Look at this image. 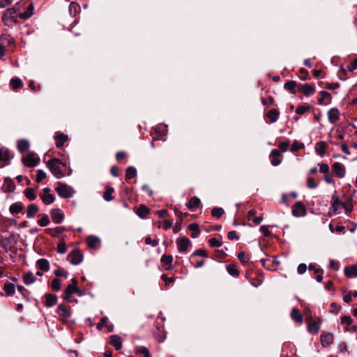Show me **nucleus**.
Segmentation results:
<instances>
[{"mask_svg":"<svg viewBox=\"0 0 357 357\" xmlns=\"http://www.w3.org/2000/svg\"><path fill=\"white\" fill-rule=\"evenodd\" d=\"M47 166L52 174L57 178L70 176L72 170L67 167L66 164L62 162L59 159L53 158L47 162Z\"/></svg>","mask_w":357,"mask_h":357,"instance_id":"f257e3e1","label":"nucleus"},{"mask_svg":"<svg viewBox=\"0 0 357 357\" xmlns=\"http://www.w3.org/2000/svg\"><path fill=\"white\" fill-rule=\"evenodd\" d=\"M17 10L14 8H8L3 13L2 20L8 26H13L17 22Z\"/></svg>","mask_w":357,"mask_h":357,"instance_id":"f03ea898","label":"nucleus"},{"mask_svg":"<svg viewBox=\"0 0 357 357\" xmlns=\"http://www.w3.org/2000/svg\"><path fill=\"white\" fill-rule=\"evenodd\" d=\"M77 281L73 278L72 283L68 284L66 290L64 291L63 298L66 301H70L71 296L73 293L77 294L79 296L82 295L81 291L77 288Z\"/></svg>","mask_w":357,"mask_h":357,"instance_id":"7ed1b4c3","label":"nucleus"},{"mask_svg":"<svg viewBox=\"0 0 357 357\" xmlns=\"http://www.w3.org/2000/svg\"><path fill=\"white\" fill-rule=\"evenodd\" d=\"M58 195L62 198H70L74 194L73 188L62 183H58V186L56 188Z\"/></svg>","mask_w":357,"mask_h":357,"instance_id":"20e7f679","label":"nucleus"},{"mask_svg":"<svg viewBox=\"0 0 357 357\" xmlns=\"http://www.w3.org/2000/svg\"><path fill=\"white\" fill-rule=\"evenodd\" d=\"M56 313L60 317V320L65 323L71 316L70 307L64 304H59L57 307Z\"/></svg>","mask_w":357,"mask_h":357,"instance_id":"39448f33","label":"nucleus"},{"mask_svg":"<svg viewBox=\"0 0 357 357\" xmlns=\"http://www.w3.org/2000/svg\"><path fill=\"white\" fill-rule=\"evenodd\" d=\"M306 208L305 205L301 202H297L292 207V215L295 217H302L306 215Z\"/></svg>","mask_w":357,"mask_h":357,"instance_id":"423d86ee","label":"nucleus"},{"mask_svg":"<svg viewBox=\"0 0 357 357\" xmlns=\"http://www.w3.org/2000/svg\"><path fill=\"white\" fill-rule=\"evenodd\" d=\"M191 242L187 237H181L176 240L177 248L179 252H186Z\"/></svg>","mask_w":357,"mask_h":357,"instance_id":"0eeeda50","label":"nucleus"},{"mask_svg":"<svg viewBox=\"0 0 357 357\" xmlns=\"http://www.w3.org/2000/svg\"><path fill=\"white\" fill-rule=\"evenodd\" d=\"M22 162L27 167H33L39 161V158L37 157L34 153H29L22 158Z\"/></svg>","mask_w":357,"mask_h":357,"instance_id":"6e6552de","label":"nucleus"},{"mask_svg":"<svg viewBox=\"0 0 357 357\" xmlns=\"http://www.w3.org/2000/svg\"><path fill=\"white\" fill-rule=\"evenodd\" d=\"M297 88L298 91L303 93L305 96H310L315 91L314 86L308 84H299Z\"/></svg>","mask_w":357,"mask_h":357,"instance_id":"1a4fd4ad","label":"nucleus"},{"mask_svg":"<svg viewBox=\"0 0 357 357\" xmlns=\"http://www.w3.org/2000/svg\"><path fill=\"white\" fill-rule=\"evenodd\" d=\"M50 215H51V218H52V221L55 224L61 223L63 220V219H64V213L59 208L52 209L50 211Z\"/></svg>","mask_w":357,"mask_h":357,"instance_id":"9d476101","label":"nucleus"},{"mask_svg":"<svg viewBox=\"0 0 357 357\" xmlns=\"http://www.w3.org/2000/svg\"><path fill=\"white\" fill-rule=\"evenodd\" d=\"M71 264H79L83 259V255L79 250H74L68 255Z\"/></svg>","mask_w":357,"mask_h":357,"instance_id":"9b49d317","label":"nucleus"},{"mask_svg":"<svg viewBox=\"0 0 357 357\" xmlns=\"http://www.w3.org/2000/svg\"><path fill=\"white\" fill-rule=\"evenodd\" d=\"M332 169L337 177L343 178L345 176L346 168L343 164L336 162L332 165Z\"/></svg>","mask_w":357,"mask_h":357,"instance_id":"f8f14e48","label":"nucleus"},{"mask_svg":"<svg viewBox=\"0 0 357 357\" xmlns=\"http://www.w3.org/2000/svg\"><path fill=\"white\" fill-rule=\"evenodd\" d=\"M270 160L272 165L278 166L282 162V156L280 151L273 149L270 154Z\"/></svg>","mask_w":357,"mask_h":357,"instance_id":"ddd939ff","label":"nucleus"},{"mask_svg":"<svg viewBox=\"0 0 357 357\" xmlns=\"http://www.w3.org/2000/svg\"><path fill=\"white\" fill-rule=\"evenodd\" d=\"M340 113L339 110L334 107L328 112V119L331 123L334 124L340 119Z\"/></svg>","mask_w":357,"mask_h":357,"instance_id":"4468645a","label":"nucleus"},{"mask_svg":"<svg viewBox=\"0 0 357 357\" xmlns=\"http://www.w3.org/2000/svg\"><path fill=\"white\" fill-rule=\"evenodd\" d=\"M50 188L43 189V194L40 195V198L45 204H50L54 200V196L50 193Z\"/></svg>","mask_w":357,"mask_h":357,"instance_id":"2eb2a0df","label":"nucleus"},{"mask_svg":"<svg viewBox=\"0 0 357 357\" xmlns=\"http://www.w3.org/2000/svg\"><path fill=\"white\" fill-rule=\"evenodd\" d=\"M320 94H321V97L319 98V99H318L319 104L328 105L331 102L332 97H331V95L328 92H327L326 91H321L320 92Z\"/></svg>","mask_w":357,"mask_h":357,"instance_id":"dca6fc26","label":"nucleus"},{"mask_svg":"<svg viewBox=\"0 0 357 357\" xmlns=\"http://www.w3.org/2000/svg\"><path fill=\"white\" fill-rule=\"evenodd\" d=\"M109 342L116 350H120L122 348V340L117 335H111Z\"/></svg>","mask_w":357,"mask_h":357,"instance_id":"f3484780","label":"nucleus"},{"mask_svg":"<svg viewBox=\"0 0 357 357\" xmlns=\"http://www.w3.org/2000/svg\"><path fill=\"white\" fill-rule=\"evenodd\" d=\"M201 204L200 199L197 197H192L187 203V207L192 211H195Z\"/></svg>","mask_w":357,"mask_h":357,"instance_id":"a211bd4d","label":"nucleus"},{"mask_svg":"<svg viewBox=\"0 0 357 357\" xmlns=\"http://www.w3.org/2000/svg\"><path fill=\"white\" fill-rule=\"evenodd\" d=\"M280 113L275 109H271L266 114V116L269 119L271 123H275L279 118Z\"/></svg>","mask_w":357,"mask_h":357,"instance_id":"6ab92c4d","label":"nucleus"},{"mask_svg":"<svg viewBox=\"0 0 357 357\" xmlns=\"http://www.w3.org/2000/svg\"><path fill=\"white\" fill-rule=\"evenodd\" d=\"M36 268L43 271H48L50 270V264L46 259H39L36 261Z\"/></svg>","mask_w":357,"mask_h":357,"instance_id":"aec40b11","label":"nucleus"},{"mask_svg":"<svg viewBox=\"0 0 357 357\" xmlns=\"http://www.w3.org/2000/svg\"><path fill=\"white\" fill-rule=\"evenodd\" d=\"M333 341V335L332 333H326L321 335V342L323 347H328Z\"/></svg>","mask_w":357,"mask_h":357,"instance_id":"412c9836","label":"nucleus"},{"mask_svg":"<svg viewBox=\"0 0 357 357\" xmlns=\"http://www.w3.org/2000/svg\"><path fill=\"white\" fill-rule=\"evenodd\" d=\"M256 211L255 209L250 210L248 213V218L249 220L252 221L256 225H259L262 221L263 217H256Z\"/></svg>","mask_w":357,"mask_h":357,"instance_id":"4be33fe9","label":"nucleus"},{"mask_svg":"<svg viewBox=\"0 0 357 357\" xmlns=\"http://www.w3.org/2000/svg\"><path fill=\"white\" fill-rule=\"evenodd\" d=\"M45 296V305L47 307H52L57 303V297L54 294H46Z\"/></svg>","mask_w":357,"mask_h":357,"instance_id":"5701e85b","label":"nucleus"},{"mask_svg":"<svg viewBox=\"0 0 357 357\" xmlns=\"http://www.w3.org/2000/svg\"><path fill=\"white\" fill-rule=\"evenodd\" d=\"M36 278L33 273L31 271L27 272L23 275V282L26 285H30L35 282Z\"/></svg>","mask_w":357,"mask_h":357,"instance_id":"b1692460","label":"nucleus"},{"mask_svg":"<svg viewBox=\"0 0 357 357\" xmlns=\"http://www.w3.org/2000/svg\"><path fill=\"white\" fill-rule=\"evenodd\" d=\"M320 320L318 321H313L312 319L309 321L307 325V329L310 333H317L319 330V323Z\"/></svg>","mask_w":357,"mask_h":357,"instance_id":"393cba45","label":"nucleus"},{"mask_svg":"<svg viewBox=\"0 0 357 357\" xmlns=\"http://www.w3.org/2000/svg\"><path fill=\"white\" fill-rule=\"evenodd\" d=\"M10 153L8 149L1 148L0 149V161L8 163L11 159Z\"/></svg>","mask_w":357,"mask_h":357,"instance_id":"a878e982","label":"nucleus"},{"mask_svg":"<svg viewBox=\"0 0 357 357\" xmlns=\"http://www.w3.org/2000/svg\"><path fill=\"white\" fill-rule=\"evenodd\" d=\"M344 273L349 278L357 277V266L355 265H352L345 267Z\"/></svg>","mask_w":357,"mask_h":357,"instance_id":"bb28decb","label":"nucleus"},{"mask_svg":"<svg viewBox=\"0 0 357 357\" xmlns=\"http://www.w3.org/2000/svg\"><path fill=\"white\" fill-rule=\"evenodd\" d=\"M15 284L8 282H6L3 287L7 296H13L15 293Z\"/></svg>","mask_w":357,"mask_h":357,"instance_id":"cd10ccee","label":"nucleus"},{"mask_svg":"<svg viewBox=\"0 0 357 357\" xmlns=\"http://www.w3.org/2000/svg\"><path fill=\"white\" fill-rule=\"evenodd\" d=\"M327 146L328 145L325 142L321 141L317 143L315 146L317 153L320 156H323L325 153Z\"/></svg>","mask_w":357,"mask_h":357,"instance_id":"c85d7f7f","label":"nucleus"},{"mask_svg":"<svg viewBox=\"0 0 357 357\" xmlns=\"http://www.w3.org/2000/svg\"><path fill=\"white\" fill-rule=\"evenodd\" d=\"M38 211V207L37 205L32 204L28 206L26 211V216L28 218H32L35 216L36 213Z\"/></svg>","mask_w":357,"mask_h":357,"instance_id":"c756f323","label":"nucleus"},{"mask_svg":"<svg viewBox=\"0 0 357 357\" xmlns=\"http://www.w3.org/2000/svg\"><path fill=\"white\" fill-rule=\"evenodd\" d=\"M33 6L32 3H30L28 6L26 11L20 13L19 16L21 19H23V20L28 19L33 15Z\"/></svg>","mask_w":357,"mask_h":357,"instance_id":"7c9ffc66","label":"nucleus"},{"mask_svg":"<svg viewBox=\"0 0 357 357\" xmlns=\"http://www.w3.org/2000/svg\"><path fill=\"white\" fill-rule=\"evenodd\" d=\"M227 271L228 273L231 276L237 277L239 275L238 266L236 264H231L227 266Z\"/></svg>","mask_w":357,"mask_h":357,"instance_id":"2f4dec72","label":"nucleus"},{"mask_svg":"<svg viewBox=\"0 0 357 357\" xmlns=\"http://www.w3.org/2000/svg\"><path fill=\"white\" fill-rule=\"evenodd\" d=\"M3 187L5 190L9 192H13L15 188L14 182L10 178H5Z\"/></svg>","mask_w":357,"mask_h":357,"instance_id":"473e14b6","label":"nucleus"},{"mask_svg":"<svg viewBox=\"0 0 357 357\" xmlns=\"http://www.w3.org/2000/svg\"><path fill=\"white\" fill-rule=\"evenodd\" d=\"M291 317L299 324H301L303 321V316L297 308H293L291 312Z\"/></svg>","mask_w":357,"mask_h":357,"instance_id":"72a5a7b5","label":"nucleus"},{"mask_svg":"<svg viewBox=\"0 0 357 357\" xmlns=\"http://www.w3.org/2000/svg\"><path fill=\"white\" fill-rule=\"evenodd\" d=\"M23 205L20 202H16L10 205L9 211L12 214H17L22 211Z\"/></svg>","mask_w":357,"mask_h":357,"instance_id":"f704fd0d","label":"nucleus"},{"mask_svg":"<svg viewBox=\"0 0 357 357\" xmlns=\"http://www.w3.org/2000/svg\"><path fill=\"white\" fill-rule=\"evenodd\" d=\"M56 146L59 148L61 147L63 144L68 140V136L63 133L55 137Z\"/></svg>","mask_w":357,"mask_h":357,"instance_id":"c9c22d12","label":"nucleus"},{"mask_svg":"<svg viewBox=\"0 0 357 357\" xmlns=\"http://www.w3.org/2000/svg\"><path fill=\"white\" fill-rule=\"evenodd\" d=\"M188 229L192 231L191 237L193 238L197 237L198 235L200 234V230L199 228V225L197 224L192 223L189 225Z\"/></svg>","mask_w":357,"mask_h":357,"instance_id":"e433bc0d","label":"nucleus"},{"mask_svg":"<svg viewBox=\"0 0 357 357\" xmlns=\"http://www.w3.org/2000/svg\"><path fill=\"white\" fill-rule=\"evenodd\" d=\"M29 148V143L27 140L22 139L17 142V149L21 153H24Z\"/></svg>","mask_w":357,"mask_h":357,"instance_id":"4c0bfd02","label":"nucleus"},{"mask_svg":"<svg viewBox=\"0 0 357 357\" xmlns=\"http://www.w3.org/2000/svg\"><path fill=\"white\" fill-rule=\"evenodd\" d=\"M342 203L340 202L338 197L335 195H333L332 197V208L335 212H337L340 208V206H342Z\"/></svg>","mask_w":357,"mask_h":357,"instance_id":"58836bf2","label":"nucleus"},{"mask_svg":"<svg viewBox=\"0 0 357 357\" xmlns=\"http://www.w3.org/2000/svg\"><path fill=\"white\" fill-rule=\"evenodd\" d=\"M69 13L72 16H75L77 13H78L80 10V6L78 3L75 2H72L69 5Z\"/></svg>","mask_w":357,"mask_h":357,"instance_id":"ea45409f","label":"nucleus"},{"mask_svg":"<svg viewBox=\"0 0 357 357\" xmlns=\"http://www.w3.org/2000/svg\"><path fill=\"white\" fill-rule=\"evenodd\" d=\"M86 243L89 248H95L99 243V239L96 236H89L86 239Z\"/></svg>","mask_w":357,"mask_h":357,"instance_id":"a19ab883","label":"nucleus"},{"mask_svg":"<svg viewBox=\"0 0 357 357\" xmlns=\"http://www.w3.org/2000/svg\"><path fill=\"white\" fill-rule=\"evenodd\" d=\"M136 354H142L144 357H151L149 349L146 347L139 346L135 347Z\"/></svg>","mask_w":357,"mask_h":357,"instance_id":"79ce46f5","label":"nucleus"},{"mask_svg":"<svg viewBox=\"0 0 357 357\" xmlns=\"http://www.w3.org/2000/svg\"><path fill=\"white\" fill-rule=\"evenodd\" d=\"M297 84L295 81H289L284 84V88L290 91L292 94L296 93L295 88L297 87Z\"/></svg>","mask_w":357,"mask_h":357,"instance_id":"37998d69","label":"nucleus"},{"mask_svg":"<svg viewBox=\"0 0 357 357\" xmlns=\"http://www.w3.org/2000/svg\"><path fill=\"white\" fill-rule=\"evenodd\" d=\"M114 192V190L112 187H108L106 188V190L103 193V198L107 202L112 201L114 197H112V194Z\"/></svg>","mask_w":357,"mask_h":357,"instance_id":"c03bdc74","label":"nucleus"},{"mask_svg":"<svg viewBox=\"0 0 357 357\" xmlns=\"http://www.w3.org/2000/svg\"><path fill=\"white\" fill-rule=\"evenodd\" d=\"M137 176V169L133 167H128L126 171V179L129 180Z\"/></svg>","mask_w":357,"mask_h":357,"instance_id":"a18cd8bd","label":"nucleus"},{"mask_svg":"<svg viewBox=\"0 0 357 357\" xmlns=\"http://www.w3.org/2000/svg\"><path fill=\"white\" fill-rule=\"evenodd\" d=\"M149 212V208L145 205H140L137 210V214L140 218H144Z\"/></svg>","mask_w":357,"mask_h":357,"instance_id":"49530a36","label":"nucleus"},{"mask_svg":"<svg viewBox=\"0 0 357 357\" xmlns=\"http://www.w3.org/2000/svg\"><path fill=\"white\" fill-rule=\"evenodd\" d=\"M0 40L6 46H8L14 43V39L9 35H2L0 37Z\"/></svg>","mask_w":357,"mask_h":357,"instance_id":"de8ad7c7","label":"nucleus"},{"mask_svg":"<svg viewBox=\"0 0 357 357\" xmlns=\"http://www.w3.org/2000/svg\"><path fill=\"white\" fill-rule=\"evenodd\" d=\"M10 84L13 89H16L22 86V82L20 78H14L10 80Z\"/></svg>","mask_w":357,"mask_h":357,"instance_id":"09e8293b","label":"nucleus"},{"mask_svg":"<svg viewBox=\"0 0 357 357\" xmlns=\"http://www.w3.org/2000/svg\"><path fill=\"white\" fill-rule=\"evenodd\" d=\"M24 195L28 199H29L31 201H33L36 198V196L33 192V190L31 188H26L24 190Z\"/></svg>","mask_w":357,"mask_h":357,"instance_id":"8fccbe9b","label":"nucleus"},{"mask_svg":"<svg viewBox=\"0 0 357 357\" xmlns=\"http://www.w3.org/2000/svg\"><path fill=\"white\" fill-rule=\"evenodd\" d=\"M224 213V210L222 208H218V207H215V208H213L211 211V215L213 216V217H215V218H220Z\"/></svg>","mask_w":357,"mask_h":357,"instance_id":"3c124183","label":"nucleus"},{"mask_svg":"<svg viewBox=\"0 0 357 357\" xmlns=\"http://www.w3.org/2000/svg\"><path fill=\"white\" fill-rule=\"evenodd\" d=\"M51 287L54 291H59L61 289V280L59 278H54L52 281Z\"/></svg>","mask_w":357,"mask_h":357,"instance_id":"603ef678","label":"nucleus"},{"mask_svg":"<svg viewBox=\"0 0 357 357\" xmlns=\"http://www.w3.org/2000/svg\"><path fill=\"white\" fill-rule=\"evenodd\" d=\"M310 108L309 105H301L298 106L296 109V113L299 115H302L305 114L307 111H308Z\"/></svg>","mask_w":357,"mask_h":357,"instance_id":"864d4df0","label":"nucleus"},{"mask_svg":"<svg viewBox=\"0 0 357 357\" xmlns=\"http://www.w3.org/2000/svg\"><path fill=\"white\" fill-rule=\"evenodd\" d=\"M45 178H46V173L42 169H38L37 171L36 181L37 183H40Z\"/></svg>","mask_w":357,"mask_h":357,"instance_id":"5fc2aeb1","label":"nucleus"},{"mask_svg":"<svg viewBox=\"0 0 357 357\" xmlns=\"http://www.w3.org/2000/svg\"><path fill=\"white\" fill-rule=\"evenodd\" d=\"M161 261L167 265L172 266L173 257L172 255H164L161 257Z\"/></svg>","mask_w":357,"mask_h":357,"instance_id":"6e6d98bb","label":"nucleus"},{"mask_svg":"<svg viewBox=\"0 0 357 357\" xmlns=\"http://www.w3.org/2000/svg\"><path fill=\"white\" fill-rule=\"evenodd\" d=\"M54 274L56 277H61V276H63L65 278L68 277V273L64 269H63L61 268H59L58 269L55 270L54 271Z\"/></svg>","mask_w":357,"mask_h":357,"instance_id":"4d7b16f0","label":"nucleus"},{"mask_svg":"<svg viewBox=\"0 0 357 357\" xmlns=\"http://www.w3.org/2000/svg\"><path fill=\"white\" fill-rule=\"evenodd\" d=\"M108 323V318L107 317H103L101 318L100 322L97 324L96 328L98 330H101L103 327L107 326Z\"/></svg>","mask_w":357,"mask_h":357,"instance_id":"13d9d810","label":"nucleus"},{"mask_svg":"<svg viewBox=\"0 0 357 357\" xmlns=\"http://www.w3.org/2000/svg\"><path fill=\"white\" fill-rule=\"evenodd\" d=\"M342 207L344 208L346 213L351 212L353 210V205L351 200L348 202H343Z\"/></svg>","mask_w":357,"mask_h":357,"instance_id":"bf43d9fd","label":"nucleus"},{"mask_svg":"<svg viewBox=\"0 0 357 357\" xmlns=\"http://www.w3.org/2000/svg\"><path fill=\"white\" fill-rule=\"evenodd\" d=\"M303 147H304L303 144L299 143V142L295 141L292 144V145H291V152H295V151H298V150H299V149H302Z\"/></svg>","mask_w":357,"mask_h":357,"instance_id":"052dcab7","label":"nucleus"},{"mask_svg":"<svg viewBox=\"0 0 357 357\" xmlns=\"http://www.w3.org/2000/svg\"><path fill=\"white\" fill-rule=\"evenodd\" d=\"M208 242H209L210 246H211L213 248H218V247H220L222 245V243L220 241H219L215 238H212L209 239Z\"/></svg>","mask_w":357,"mask_h":357,"instance_id":"680f3d73","label":"nucleus"},{"mask_svg":"<svg viewBox=\"0 0 357 357\" xmlns=\"http://www.w3.org/2000/svg\"><path fill=\"white\" fill-rule=\"evenodd\" d=\"M50 223V219L47 215H44L38 220V224L40 227H45Z\"/></svg>","mask_w":357,"mask_h":357,"instance_id":"e2e57ef3","label":"nucleus"},{"mask_svg":"<svg viewBox=\"0 0 357 357\" xmlns=\"http://www.w3.org/2000/svg\"><path fill=\"white\" fill-rule=\"evenodd\" d=\"M261 102L265 106H271L274 104V98L272 96H268L265 99H262Z\"/></svg>","mask_w":357,"mask_h":357,"instance_id":"0e129e2a","label":"nucleus"},{"mask_svg":"<svg viewBox=\"0 0 357 357\" xmlns=\"http://www.w3.org/2000/svg\"><path fill=\"white\" fill-rule=\"evenodd\" d=\"M307 187L310 189H314L317 187V183L314 181V178L310 176L307 178Z\"/></svg>","mask_w":357,"mask_h":357,"instance_id":"69168bd1","label":"nucleus"},{"mask_svg":"<svg viewBox=\"0 0 357 357\" xmlns=\"http://www.w3.org/2000/svg\"><path fill=\"white\" fill-rule=\"evenodd\" d=\"M238 258L243 263H246L249 260V257L244 252H239L238 254Z\"/></svg>","mask_w":357,"mask_h":357,"instance_id":"338daca9","label":"nucleus"},{"mask_svg":"<svg viewBox=\"0 0 357 357\" xmlns=\"http://www.w3.org/2000/svg\"><path fill=\"white\" fill-rule=\"evenodd\" d=\"M318 165L319 166V171L321 173L327 174L329 172V167L326 163H319Z\"/></svg>","mask_w":357,"mask_h":357,"instance_id":"774afa93","label":"nucleus"}]
</instances>
